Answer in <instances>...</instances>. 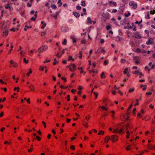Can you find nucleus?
<instances>
[{
	"mask_svg": "<svg viewBox=\"0 0 155 155\" xmlns=\"http://www.w3.org/2000/svg\"><path fill=\"white\" fill-rule=\"evenodd\" d=\"M48 49V46L46 45H44L41 46L38 49V51L39 53H42L44 51H46Z\"/></svg>",
	"mask_w": 155,
	"mask_h": 155,
	"instance_id": "obj_1",
	"label": "nucleus"
},
{
	"mask_svg": "<svg viewBox=\"0 0 155 155\" xmlns=\"http://www.w3.org/2000/svg\"><path fill=\"white\" fill-rule=\"evenodd\" d=\"M68 67L69 68L70 70L71 71H74L76 69V66L74 64H71L70 66H68Z\"/></svg>",
	"mask_w": 155,
	"mask_h": 155,
	"instance_id": "obj_2",
	"label": "nucleus"
},
{
	"mask_svg": "<svg viewBox=\"0 0 155 155\" xmlns=\"http://www.w3.org/2000/svg\"><path fill=\"white\" fill-rule=\"evenodd\" d=\"M129 5L130 6H132V8L134 9H136L137 7V4L135 3L134 1L130 2L129 3Z\"/></svg>",
	"mask_w": 155,
	"mask_h": 155,
	"instance_id": "obj_3",
	"label": "nucleus"
},
{
	"mask_svg": "<svg viewBox=\"0 0 155 155\" xmlns=\"http://www.w3.org/2000/svg\"><path fill=\"white\" fill-rule=\"evenodd\" d=\"M153 42V39L152 38H149L147 41L146 42V44L147 45H149L151 44Z\"/></svg>",
	"mask_w": 155,
	"mask_h": 155,
	"instance_id": "obj_4",
	"label": "nucleus"
},
{
	"mask_svg": "<svg viewBox=\"0 0 155 155\" xmlns=\"http://www.w3.org/2000/svg\"><path fill=\"white\" fill-rule=\"evenodd\" d=\"M110 139L114 141H116L117 140V137L116 135H113L111 137Z\"/></svg>",
	"mask_w": 155,
	"mask_h": 155,
	"instance_id": "obj_5",
	"label": "nucleus"
},
{
	"mask_svg": "<svg viewBox=\"0 0 155 155\" xmlns=\"http://www.w3.org/2000/svg\"><path fill=\"white\" fill-rule=\"evenodd\" d=\"M68 29V28L67 27H62L61 28V30L62 31L65 32L67 31Z\"/></svg>",
	"mask_w": 155,
	"mask_h": 155,
	"instance_id": "obj_6",
	"label": "nucleus"
},
{
	"mask_svg": "<svg viewBox=\"0 0 155 155\" xmlns=\"http://www.w3.org/2000/svg\"><path fill=\"white\" fill-rule=\"evenodd\" d=\"M92 20H91V18L88 17L87 19V24H91L92 23Z\"/></svg>",
	"mask_w": 155,
	"mask_h": 155,
	"instance_id": "obj_7",
	"label": "nucleus"
},
{
	"mask_svg": "<svg viewBox=\"0 0 155 155\" xmlns=\"http://www.w3.org/2000/svg\"><path fill=\"white\" fill-rule=\"evenodd\" d=\"M110 139V137L109 136H107L106 137H105V139H104V140H105V142L106 143H107L109 140Z\"/></svg>",
	"mask_w": 155,
	"mask_h": 155,
	"instance_id": "obj_8",
	"label": "nucleus"
},
{
	"mask_svg": "<svg viewBox=\"0 0 155 155\" xmlns=\"http://www.w3.org/2000/svg\"><path fill=\"white\" fill-rule=\"evenodd\" d=\"M73 13L74 15L76 17H78L80 16V14L78 12H74Z\"/></svg>",
	"mask_w": 155,
	"mask_h": 155,
	"instance_id": "obj_9",
	"label": "nucleus"
},
{
	"mask_svg": "<svg viewBox=\"0 0 155 155\" xmlns=\"http://www.w3.org/2000/svg\"><path fill=\"white\" fill-rule=\"evenodd\" d=\"M134 37L136 38H140L141 37L140 35L138 32H136L134 35Z\"/></svg>",
	"mask_w": 155,
	"mask_h": 155,
	"instance_id": "obj_10",
	"label": "nucleus"
},
{
	"mask_svg": "<svg viewBox=\"0 0 155 155\" xmlns=\"http://www.w3.org/2000/svg\"><path fill=\"white\" fill-rule=\"evenodd\" d=\"M8 34V31H5L3 32L2 34L3 36H7Z\"/></svg>",
	"mask_w": 155,
	"mask_h": 155,
	"instance_id": "obj_11",
	"label": "nucleus"
},
{
	"mask_svg": "<svg viewBox=\"0 0 155 155\" xmlns=\"http://www.w3.org/2000/svg\"><path fill=\"white\" fill-rule=\"evenodd\" d=\"M71 38L72 39L73 42H76V39L75 38L74 36H71Z\"/></svg>",
	"mask_w": 155,
	"mask_h": 155,
	"instance_id": "obj_12",
	"label": "nucleus"
},
{
	"mask_svg": "<svg viewBox=\"0 0 155 155\" xmlns=\"http://www.w3.org/2000/svg\"><path fill=\"white\" fill-rule=\"evenodd\" d=\"M148 148L149 149H155V146H151L150 144H148Z\"/></svg>",
	"mask_w": 155,
	"mask_h": 155,
	"instance_id": "obj_13",
	"label": "nucleus"
},
{
	"mask_svg": "<svg viewBox=\"0 0 155 155\" xmlns=\"http://www.w3.org/2000/svg\"><path fill=\"white\" fill-rule=\"evenodd\" d=\"M109 3L110 4H112L114 6H116L117 5L116 3L114 2L110 1L109 2Z\"/></svg>",
	"mask_w": 155,
	"mask_h": 155,
	"instance_id": "obj_14",
	"label": "nucleus"
},
{
	"mask_svg": "<svg viewBox=\"0 0 155 155\" xmlns=\"http://www.w3.org/2000/svg\"><path fill=\"white\" fill-rule=\"evenodd\" d=\"M54 62H53V64L54 65H55L56 64V63H58V61H57L56 60V58H55L54 59Z\"/></svg>",
	"mask_w": 155,
	"mask_h": 155,
	"instance_id": "obj_15",
	"label": "nucleus"
},
{
	"mask_svg": "<svg viewBox=\"0 0 155 155\" xmlns=\"http://www.w3.org/2000/svg\"><path fill=\"white\" fill-rule=\"evenodd\" d=\"M30 71L29 72H27L26 74V76L27 77H29L30 74L31 73L32 71L31 69H30Z\"/></svg>",
	"mask_w": 155,
	"mask_h": 155,
	"instance_id": "obj_16",
	"label": "nucleus"
},
{
	"mask_svg": "<svg viewBox=\"0 0 155 155\" xmlns=\"http://www.w3.org/2000/svg\"><path fill=\"white\" fill-rule=\"evenodd\" d=\"M81 5L82 6H85L86 5L85 2L84 1H83L81 2Z\"/></svg>",
	"mask_w": 155,
	"mask_h": 155,
	"instance_id": "obj_17",
	"label": "nucleus"
},
{
	"mask_svg": "<svg viewBox=\"0 0 155 155\" xmlns=\"http://www.w3.org/2000/svg\"><path fill=\"white\" fill-rule=\"evenodd\" d=\"M131 24H132V26H133V27H134L133 28V30L134 31H136V28L135 26L134 25V24L133 23H132Z\"/></svg>",
	"mask_w": 155,
	"mask_h": 155,
	"instance_id": "obj_18",
	"label": "nucleus"
},
{
	"mask_svg": "<svg viewBox=\"0 0 155 155\" xmlns=\"http://www.w3.org/2000/svg\"><path fill=\"white\" fill-rule=\"evenodd\" d=\"M29 88L31 90H34V87L33 85H31L29 87Z\"/></svg>",
	"mask_w": 155,
	"mask_h": 155,
	"instance_id": "obj_19",
	"label": "nucleus"
},
{
	"mask_svg": "<svg viewBox=\"0 0 155 155\" xmlns=\"http://www.w3.org/2000/svg\"><path fill=\"white\" fill-rule=\"evenodd\" d=\"M79 54L80 55V56H79V58L80 59H81L82 58V51H80L79 52Z\"/></svg>",
	"mask_w": 155,
	"mask_h": 155,
	"instance_id": "obj_20",
	"label": "nucleus"
},
{
	"mask_svg": "<svg viewBox=\"0 0 155 155\" xmlns=\"http://www.w3.org/2000/svg\"><path fill=\"white\" fill-rule=\"evenodd\" d=\"M138 75H140L139 77H142L143 76V75L142 74V73L141 72H140L139 71L138 73Z\"/></svg>",
	"mask_w": 155,
	"mask_h": 155,
	"instance_id": "obj_21",
	"label": "nucleus"
},
{
	"mask_svg": "<svg viewBox=\"0 0 155 155\" xmlns=\"http://www.w3.org/2000/svg\"><path fill=\"white\" fill-rule=\"evenodd\" d=\"M86 40L85 39H83L81 41V43L82 44H85L86 43Z\"/></svg>",
	"mask_w": 155,
	"mask_h": 155,
	"instance_id": "obj_22",
	"label": "nucleus"
},
{
	"mask_svg": "<svg viewBox=\"0 0 155 155\" xmlns=\"http://www.w3.org/2000/svg\"><path fill=\"white\" fill-rule=\"evenodd\" d=\"M5 8H6V9L9 8V9H10L11 7L9 6V4H7V5L5 6Z\"/></svg>",
	"mask_w": 155,
	"mask_h": 155,
	"instance_id": "obj_23",
	"label": "nucleus"
},
{
	"mask_svg": "<svg viewBox=\"0 0 155 155\" xmlns=\"http://www.w3.org/2000/svg\"><path fill=\"white\" fill-rule=\"evenodd\" d=\"M134 90V87H133L132 89L130 88L129 89V92H131L133 91Z\"/></svg>",
	"mask_w": 155,
	"mask_h": 155,
	"instance_id": "obj_24",
	"label": "nucleus"
},
{
	"mask_svg": "<svg viewBox=\"0 0 155 155\" xmlns=\"http://www.w3.org/2000/svg\"><path fill=\"white\" fill-rule=\"evenodd\" d=\"M23 61H24V62L26 64L28 63V60H26V58H24Z\"/></svg>",
	"mask_w": 155,
	"mask_h": 155,
	"instance_id": "obj_25",
	"label": "nucleus"
},
{
	"mask_svg": "<svg viewBox=\"0 0 155 155\" xmlns=\"http://www.w3.org/2000/svg\"><path fill=\"white\" fill-rule=\"evenodd\" d=\"M127 71H128V68H125L124 71V73L125 74H127Z\"/></svg>",
	"mask_w": 155,
	"mask_h": 155,
	"instance_id": "obj_26",
	"label": "nucleus"
},
{
	"mask_svg": "<svg viewBox=\"0 0 155 155\" xmlns=\"http://www.w3.org/2000/svg\"><path fill=\"white\" fill-rule=\"evenodd\" d=\"M51 7L53 9H56L57 8L56 6L54 5H52Z\"/></svg>",
	"mask_w": 155,
	"mask_h": 155,
	"instance_id": "obj_27",
	"label": "nucleus"
},
{
	"mask_svg": "<svg viewBox=\"0 0 155 155\" xmlns=\"http://www.w3.org/2000/svg\"><path fill=\"white\" fill-rule=\"evenodd\" d=\"M118 130L117 129H115L113 130V133H118Z\"/></svg>",
	"mask_w": 155,
	"mask_h": 155,
	"instance_id": "obj_28",
	"label": "nucleus"
},
{
	"mask_svg": "<svg viewBox=\"0 0 155 155\" xmlns=\"http://www.w3.org/2000/svg\"><path fill=\"white\" fill-rule=\"evenodd\" d=\"M154 66H155V65H154V64L152 65V66H151V68H148V71H149L150 70V69H153L154 68Z\"/></svg>",
	"mask_w": 155,
	"mask_h": 155,
	"instance_id": "obj_29",
	"label": "nucleus"
},
{
	"mask_svg": "<svg viewBox=\"0 0 155 155\" xmlns=\"http://www.w3.org/2000/svg\"><path fill=\"white\" fill-rule=\"evenodd\" d=\"M106 52V51L105 50L104 48H102L101 49V53H103L104 54H105Z\"/></svg>",
	"mask_w": 155,
	"mask_h": 155,
	"instance_id": "obj_30",
	"label": "nucleus"
},
{
	"mask_svg": "<svg viewBox=\"0 0 155 155\" xmlns=\"http://www.w3.org/2000/svg\"><path fill=\"white\" fill-rule=\"evenodd\" d=\"M139 71L137 70L133 72V73L134 74H137V75H138V73H139Z\"/></svg>",
	"mask_w": 155,
	"mask_h": 155,
	"instance_id": "obj_31",
	"label": "nucleus"
},
{
	"mask_svg": "<svg viewBox=\"0 0 155 155\" xmlns=\"http://www.w3.org/2000/svg\"><path fill=\"white\" fill-rule=\"evenodd\" d=\"M19 87H15L14 89V91H16L17 89V91L18 92L19 91Z\"/></svg>",
	"mask_w": 155,
	"mask_h": 155,
	"instance_id": "obj_32",
	"label": "nucleus"
},
{
	"mask_svg": "<svg viewBox=\"0 0 155 155\" xmlns=\"http://www.w3.org/2000/svg\"><path fill=\"white\" fill-rule=\"evenodd\" d=\"M145 33L147 34V36L148 37L149 36V31L148 30H146L145 31Z\"/></svg>",
	"mask_w": 155,
	"mask_h": 155,
	"instance_id": "obj_33",
	"label": "nucleus"
},
{
	"mask_svg": "<svg viewBox=\"0 0 155 155\" xmlns=\"http://www.w3.org/2000/svg\"><path fill=\"white\" fill-rule=\"evenodd\" d=\"M150 14L152 15H153L155 13V10H153V11H151L150 12Z\"/></svg>",
	"mask_w": 155,
	"mask_h": 155,
	"instance_id": "obj_34",
	"label": "nucleus"
},
{
	"mask_svg": "<svg viewBox=\"0 0 155 155\" xmlns=\"http://www.w3.org/2000/svg\"><path fill=\"white\" fill-rule=\"evenodd\" d=\"M122 63H124L126 61V60L125 59H122L120 61Z\"/></svg>",
	"mask_w": 155,
	"mask_h": 155,
	"instance_id": "obj_35",
	"label": "nucleus"
},
{
	"mask_svg": "<svg viewBox=\"0 0 155 155\" xmlns=\"http://www.w3.org/2000/svg\"><path fill=\"white\" fill-rule=\"evenodd\" d=\"M67 40L66 39H64L63 42H62V44L63 45H65L66 43Z\"/></svg>",
	"mask_w": 155,
	"mask_h": 155,
	"instance_id": "obj_36",
	"label": "nucleus"
},
{
	"mask_svg": "<svg viewBox=\"0 0 155 155\" xmlns=\"http://www.w3.org/2000/svg\"><path fill=\"white\" fill-rule=\"evenodd\" d=\"M132 105H133V104H131L130 105V106L128 107V110H127V113H129V110H130V108H131V107L132 106Z\"/></svg>",
	"mask_w": 155,
	"mask_h": 155,
	"instance_id": "obj_37",
	"label": "nucleus"
},
{
	"mask_svg": "<svg viewBox=\"0 0 155 155\" xmlns=\"http://www.w3.org/2000/svg\"><path fill=\"white\" fill-rule=\"evenodd\" d=\"M0 82L2 84H6V83L4 82L2 79H0Z\"/></svg>",
	"mask_w": 155,
	"mask_h": 155,
	"instance_id": "obj_38",
	"label": "nucleus"
},
{
	"mask_svg": "<svg viewBox=\"0 0 155 155\" xmlns=\"http://www.w3.org/2000/svg\"><path fill=\"white\" fill-rule=\"evenodd\" d=\"M94 93L95 96V98H97V96L98 95V93L97 92H94Z\"/></svg>",
	"mask_w": 155,
	"mask_h": 155,
	"instance_id": "obj_39",
	"label": "nucleus"
},
{
	"mask_svg": "<svg viewBox=\"0 0 155 155\" xmlns=\"http://www.w3.org/2000/svg\"><path fill=\"white\" fill-rule=\"evenodd\" d=\"M104 131H102V130H100V133H98V135H100L101 134H102V135H103V134H104Z\"/></svg>",
	"mask_w": 155,
	"mask_h": 155,
	"instance_id": "obj_40",
	"label": "nucleus"
},
{
	"mask_svg": "<svg viewBox=\"0 0 155 155\" xmlns=\"http://www.w3.org/2000/svg\"><path fill=\"white\" fill-rule=\"evenodd\" d=\"M76 8V9L78 10H80L81 8V6H77Z\"/></svg>",
	"mask_w": 155,
	"mask_h": 155,
	"instance_id": "obj_41",
	"label": "nucleus"
},
{
	"mask_svg": "<svg viewBox=\"0 0 155 155\" xmlns=\"http://www.w3.org/2000/svg\"><path fill=\"white\" fill-rule=\"evenodd\" d=\"M13 65V66L14 67H17L18 66V64L15 63Z\"/></svg>",
	"mask_w": 155,
	"mask_h": 155,
	"instance_id": "obj_42",
	"label": "nucleus"
},
{
	"mask_svg": "<svg viewBox=\"0 0 155 155\" xmlns=\"http://www.w3.org/2000/svg\"><path fill=\"white\" fill-rule=\"evenodd\" d=\"M130 15V13H129V12H128L127 14H125V16L126 17H128Z\"/></svg>",
	"mask_w": 155,
	"mask_h": 155,
	"instance_id": "obj_43",
	"label": "nucleus"
},
{
	"mask_svg": "<svg viewBox=\"0 0 155 155\" xmlns=\"http://www.w3.org/2000/svg\"><path fill=\"white\" fill-rule=\"evenodd\" d=\"M123 129L121 128V129L120 130H118V133H119V134H121L122 133Z\"/></svg>",
	"mask_w": 155,
	"mask_h": 155,
	"instance_id": "obj_44",
	"label": "nucleus"
},
{
	"mask_svg": "<svg viewBox=\"0 0 155 155\" xmlns=\"http://www.w3.org/2000/svg\"><path fill=\"white\" fill-rule=\"evenodd\" d=\"M46 34L45 32H42L41 33V36H44Z\"/></svg>",
	"mask_w": 155,
	"mask_h": 155,
	"instance_id": "obj_45",
	"label": "nucleus"
},
{
	"mask_svg": "<svg viewBox=\"0 0 155 155\" xmlns=\"http://www.w3.org/2000/svg\"><path fill=\"white\" fill-rule=\"evenodd\" d=\"M108 63V61L107 60L105 61L104 63V65H106Z\"/></svg>",
	"mask_w": 155,
	"mask_h": 155,
	"instance_id": "obj_46",
	"label": "nucleus"
},
{
	"mask_svg": "<svg viewBox=\"0 0 155 155\" xmlns=\"http://www.w3.org/2000/svg\"><path fill=\"white\" fill-rule=\"evenodd\" d=\"M61 0H59L58 2V3H60L59 6H60L62 5V3L61 2Z\"/></svg>",
	"mask_w": 155,
	"mask_h": 155,
	"instance_id": "obj_47",
	"label": "nucleus"
},
{
	"mask_svg": "<svg viewBox=\"0 0 155 155\" xmlns=\"http://www.w3.org/2000/svg\"><path fill=\"white\" fill-rule=\"evenodd\" d=\"M101 108L102 109L105 110H107V108H106L104 106H102V107H101Z\"/></svg>",
	"mask_w": 155,
	"mask_h": 155,
	"instance_id": "obj_48",
	"label": "nucleus"
},
{
	"mask_svg": "<svg viewBox=\"0 0 155 155\" xmlns=\"http://www.w3.org/2000/svg\"><path fill=\"white\" fill-rule=\"evenodd\" d=\"M152 94V93L150 92H147L146 93V94L147 95H151Z\"/></svg>",
	"mask_w": 155,
	"mask_h": 155,
	"instance_id": "obj_49",
	"label": "nucleus"
},
{
	"mask_svg": "<svg viewBox=\"0 0 155 155\" xmlns=\"http://www.w3.org/2000/svg\"><path fill=\"white\" fill-rule=\"evenodd\" d=\"M37 139L38 141H40L41 140V138L40 137H39L38 136H36Z\"/></svg>",
	"mask_w": 155,
	"mask_h": 155,
	"instance_id": "obj_50",
	"label": "nucleus"
},
{
	"mask_svg": "<svg viewBox=\"0 0 155 155\" xmlns=\"http://www.w3.org/2000/svg\"><path fill=\"white\" fill-rule=\"evenodd\" d=\"M51 61L50 60H47L46 61H44L43 62L45 64L46 62H50Z\"/></svg>",
	"mask_w": 155,
	"mask_h": 155,
	"instance_id": "obj_51",
	"label": "nucleus"
},
{
	"mask_svg": "<svg viewBox=\"0 0 155 155\" xmlns=\"http://www.w3.org/2000/svg\"><path fill=\"white\" fill-rule=\"evenodd\" d=\"M70 148L71 149L73 150H74L75 149V147L74 146L72 145L71 146Z\"/></svg>",
	"mask_w": 155,
	"mask_h": 155,
	"instance_id": "obj_52",
	"label": "nucleus"
},
{
	"mask_svg": "<svg viewBox=\"0 0 155 155\" xmlns=\"http://www.w3.org/2000/svg\"><path fill=\"white\" fill-rule=\"evenodd\" d=\"M46 23H44V25L41 27V28L42 29L44 28H45V26H46Z\"/></svg>",
	"mask_w": 155,
	"mask_h": 155,
	"instance_id": "obj_53",
	"label": "nucleus"
},
{
	"mask_svg": "<svg viewBox=\"0 0 155 155\" xmlns=\"http://www.w3.org/2000/svg\"><path fill=\"white\" fill-rule=\"evenodd\" d=\"M147 18H148V19H150V18L149 12H147Z\"/></svg>",
	"mask_w": 155,
	"mask_h": 155,
	"instance_id": "obj_54",
	"label": "nucleus"
},
{
	"mask_svg": "<svg viewBox=\"0 0 155 155\" xmlns=\"http://www.w3.org/2000/svg\"><path fill=\"white\" fill-rule=\"evenodd\" d=\"M132 26H131V25H127V27L129 29H131L132 28Z\"/></svg>",
	"mask_w": 155,
	"mask_h": 155,
	"instance_id": "obj_55",
	"label": "nucleus"
},
{
	"mask_svg": "<svg viewBox=\"0 0 155 155\" xmlns=\"http://www.w3.org/2000/svg\"><path fill=\"white\" fill-rule=\"evenodd\" d=\"M82 88H83V87L82 86H80V85L78 87V89L79 90H81L82 89Z\"/></svg>",
	"mask_w": 155,
	"mask_h": 155,
	"instance_id": "obj_56",
	"label": "nucleus"
},
{
	"mask_svg": "<svg viewBox=\"0 0 155 155\" xmlns=\"http://www.w3.org/2000/svg\"><path fill=\"white\" fill-rule=\"evenodd\" d=\"M146 86H147V85H144V87H143V90L144 91V90H145L146 89Z\"/></svg>",
	"mask_w": 155,
	"mask_h": 155,
	"instance_id": "obj_57",
	"label": "nucleus"
},
{
	"mask_svg": "<svg viewBox=\"0 0 155 155\" xmlns=\"http://www.w3.org/2000/svg\"><path fill=\"white\" fill-rule=\"evenodd\" d=\"M117 12V10L116 9H114L113 11L112 12V13H116Z\"/></svg>",
	"mask_w": 155,
	"mask_h": 155,
	"instance_id": "obj_58",
	"label": "nucleus"
},
{
	"mask_svg": "<svg viewBox=\"0 0 155 155\" xmlns=\"http://www.w3.org/2000/svg\"><path fill=\"white\" fill-rule=\"evenodd\" d=\"M72 56H69V58L68 59V61H70L72 59Z\"/></svg>",
	"mask_w": 155,
	"mask_h": 155,
	"instance_id": "obj_59",
	"label": "nucleus"
},
{
	"mask_svg": "<svg viewBox=\"0 0 155 155\" xmlns=\"http://www.w3.org/2000/svg\"><path fill=\"white\" fill-rule=\"evenodd\" d=\"M42 123L43 124V125H44V127L45 128L46 127V125L45 123V122L44 121H43L42 122Z\"/></svg>",
	"mask_w": 155,
	"mask_h": 155,
	"instance_id": "obj_60",
	"label": "nucleus"
},
{
	"mask_svg": "<svg viewBox=\"0 0 155 155\" xmlns=\"http://www.w3.org/2000/svg\"><path fill=\"white\" fill-rule=\"evenodd\" d=\"M34 12H35L34 10H32L31 11L30 14L31 15H32L34 14Z\"/></svg>",
	"mask_w": 155,
	"mask_h": 155,
	"instance_id": "obj_61",
	"label": "nucleus"
},
{
	"mask_svg": "<svg viewBox=\"0 0 155 155\" xmlns=\"http://www.w3.org/2000/svg\"><path fill=\"white\" fill-rule=\"evenodd\" d=\"M10 62L11 64H13L15 63L14 61L12 60H11L10 61Z\"/></svg>",
	"mask_w": 155,
	"mask_h": 155,
	"instance_id": "obj_62",
	"label": "nucleus"
},
{
	"mask_svg": "<svg viewBox=\"0 0 155 155\" xmlns=\"http://www.w3.org/2000/svg\"><path fill=\"white\" fill-rule=\"evenodd\" d=\"M100 42H101V43H104V39H101V41H100Z\"/></svg>",
	"mask_w": 155,
	"mask_h": 155,
	"instance_id": "obj_63",
	"label": "nucleus"
},
{
	"mask_svg": "<svg viewBox=\"0 0 155 155\" xmlns=\"http://www.w3.org/2000/svg\"><path fill=\"white\" fill-rule=\"evenodd\" d=\"M76 90H73V89H72L71 90V92L72 93H74L76 91Z\"/></svg>",
	"mask_w": 155,
	"mask_h": 155,
	"instance_id": "obj_64",
	"label": "nucleus"
}]
</instances>
